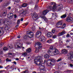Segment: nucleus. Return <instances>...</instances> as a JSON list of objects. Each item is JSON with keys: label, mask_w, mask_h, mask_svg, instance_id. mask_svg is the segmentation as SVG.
Here are the masks:
<instances>
[{"label": "nucleus", "mask_w": 73, "mask_h": 73, "mask_svg": "<svg viewBox=\"0 0 73 73\" xmlns=\"http://www.w3.org/2000/svg\"><path fill=\"white\" fill-rule=\"evenodd\" d=\"M43 58V55L42 54L41 56H38L36 58L35 60V64L38 65L39 68L40 69L44 70L45 68L44 66L42 65L43 61L42 60V59Z\"/></svg>", "instance_id": "f257e3e1"}, {"label": "nucleus", "mask_w": 73, "mask_h": 73, "mask_svg": "<svg viewBox=\"0 0 73 73\" xmlns=\"http://www.w3.org/2000/svg\"><path fill=\"white\" fill-rule=\"evenodd\" d=\"M62 60V58H60L58 59L56 61L55 59H52L50 60L51 62L49 63H48L47 64L48 66H50L51 65L54 64V63H55L56 61H57V62H59V61H61Z\"/></svg>", "instance_id": "f03ea898"}, {"label": "nucleus", "mask_w": 73, "mask_h": 73, "mask_svg": "<svg viewBox=\"0 0 73 73\" xmlns=\"http://www.w3.org/2000/svg\"><path fill=\"white\" fill-rule=\"evenodd\" d=\"M48 52L49 54L51 56H54V55H58L60 53V52L58 49H56V48L54 50V51H51L49 50H48Z\"/></svg>", "instance_id": "7ed1b4c3"}, {"label": "nucleus", "mask_w": 73, "mask_h": 73, "mask_svg": "<svg viewBox=\"0 0 73 73\" xmlns=\"http://www.w3.org/2000/svg\"><path fill=\"white\" fill-rule=\"evenodd\" d=\"M27 36L25 35L24 36V38L25 39H27L28 37L29 38H32L34 36V33H33L29 31L27 32Z\"/></svg>", "instance_id": "20e7f679"}, {"label": "nucleus", "mask_w": 73, "mask_h": 73, "mask_svg": "<svg viewBox=\"0 0 73 73\" xmlns=\"http://www.w3.org/2000/svg\"><path fill=\"white\" fill-rule=\"evenodd\" d=\"M41 45L42 44L40 43V42H38L36 43L34 45V46H35L36 48L35 51V53H36L38 52V51H39V49H40V48H41Z\"/></svg>", "instance_id": "39448f33"}, {"label": "nucleus", "mask_w": 73, "mask_h": 73, "mask_svg": "<svg viewBox=\"0 0 73 73\" xmlns=\"http://www.w3.org/2000/svg\"><path fill=\"white\" fill-rule=\"evenodd\" d=\"M19 13L20 15L23 16L24 15H25L27 13H29V10L25 9H23L19 11Z\"/></svg>", "instance_id": "423d86ee"}, {"label": "nucleus", "mask_w": 73, "mask_h": 73, "mask_svg": "<svg viewBox=\"0 0 73 73\" xmlns=\"http://www.w3.org/2000/svg\"><path fill=\"white\" fill-rule=\"evenodd\" d=\"M72 16V14L70 13L68 14L67 17L66 18V21L67 22H72L73 21V18L71 17Z\"/></svg>", "instance_id": "0eeeda50"}, {"label": "nucleus", "mask_w": 73, "mask_h": 73, "mask_svg": "<svg viewBox=\"0 0 73 73\" xmlns=\"http://www.w3.org/2000/svg\"><path fill=\"white\" fill-rule=\"evenodd\" d=\"M23 44L22 42L17 43L15 44V48H21L23 47Z\"/></svg>", "instance_id": "6e6552de"}, {"label": "nucleus", "mask_w": 73, "mask_h": 73, "mask_svg": "<svg viewBox=\"0 0 73 73\" xmlns=\"http://www.w3.org/2000/svg\"><path fill=\"white\" fill-rule=\"evenodd\" d=\"M3 23L6 26L9 25V22L8 21V19L7 18H4L3 19Z\"/></svg>", "instance_id": "1a4fd4ad"}, {"label": "nucleus", "mask_w": 73, "mask_h": 73, "mask_svg": "<svg viewBox=\"0 0 73 73\" xmlns=\"http://www.w3.org/2000/svg\"><path fill=\"white\" fill-rule=\"evenodd\" d=\"M68 58L69 60H70L71 61H73V54L71 53H69L68 54Z\"/></svg>", "instance_id": "9d476101"}, {"label": "nucleus", "mask_w": 73, "mask_h": 73, "mask_svg": "<svg viewBox=\"0 0 73 73\" xmlns=\"http://www.w3.org/2000/svg\"><path fill=\"white\" fill-rule=\"evenodd\" d=\"M33 19L34 20H36L37 17H38V15L36 13H33V15H32Z\"/></svg>", "instance_id": "9b49d317"}, {"label": "nucleus", "mask_w": 73, "mask_h": 73, "mask_svg": "<svg viewBox=\"0 0 73 73\" xmlns=\"http://www.w3.org/2000/svg\"><path fill=\"white\" fill-rule=\"evenodd\" d=\"M50 4L51 5H54L52 7V10L53 11H54V10L56 9V3L53 2H51Z\"/></svg>", "instance_id": "f8f14e48"}, {"label": "nucleus", "mask_w": 73, "mask_h": 73, "mask_svg": "<svg viewBox=\"0 0 73 73\" xmlns=\"http://www.w3.org/2000/svg\"><path fill=\"white\" fill-rule=\"evenodd\" d=\"M41 35V32L40 31H38L35 34V36L37 37H40V36Z\"/></svg>", "instance_id": "ddd939ff"}, {"label": "nucleus", "mask_w": 73, "mask_h": 73, "mask_svg": "<svg viewBox=\"0 0 73 73\" xmlns=\"http://www.w3.org/2000/svg\"><path fill=\"white\" fill-rule=\"evenodd\" d=\"M8 19H12L13 17V14L12 13H9L7 15Z\"/></svg>", "instance_id": "4468645a"}, {"label": "nucleus", "mask_w": 73, "mask_h": 73, "mask_svg": "<svg viewBox=\"0 0 73 73\" xmlns=\"http://www.w3.org/2000/svg\"><path fill=\"white\" fill-rule=\"evenodd\" d=\"M49 11L48 10H44L42 12V13L43 15H46L48 12H49Z\"/></svg>", "instance_id": "2eb2a0df"}, {"label": "nucleus", "mask_w": 73, "mask_h": 73, "mask_svg": "<svg viewBox=\"0 0 73 73\" xmlns=\"http://www.w3.org/2000/svg\"><path fill=\"white\" fill-rule=\"evenodd\" d=\"M62 52L63 54H67V53H68V50L66 49L62 50Z\"/></svg>", "instance_id": "dca6fc26"}, {"label": "nucleus", "mask_w": 73, "mask_h": 73, "mask_svg": "<svg viewBox=\"0 0 73 73\" xmlns=\"http://www.w3.org/2000/svg\"><path fill=\"white\" fill-rule=\"evenodd\" d=\"M58 8H57L58 10L59 11L60 10H61L62 9V5L61 4H60L58 5Z\"/></svg>", "instance_id": "f3484780"}, {"label": "nucleus", "mask_w": 73, "mask_h": 73, "mask_svg": "<svg viewBox=\"0 0 73 73\" xmlns=\"http://www.w3.org/2000/svg\"><path fill=\"white\" fill-rule=\"evenodd\" d=\"M56 48L55 46H51L50 47V49L52 50H54Z\"/></svg>", "instance_id": "a211bd4d"}, {"label": "nucleus", "mask_w": 73, "mask_h": 73, "mask_svg": "<svg viewBox=\"0 0 73 73\" xmlns=\"http://www.w3.org/2000/svg\"><path fill=\"white\" fill-rule=\"evenodd\" d=\"M66 33L65 31H63L62 32L59 33L58 35L59 36H62L63 35H64V34H65Z\"/></svg>", "instance_id": "6ab92c4d"}, {"label": "nucleus", "mask_w": 73, "mask_h": 73, "mask_svg": "<svg viewBox=\"0 0 73 73\" xmlns=\"http://www.w3.org/2000/svg\"><path fill=\"white\" fill-rule=\"evenodd\" d=\"M1 29H2L3 28H4L5 30H6V31H8V26H5V25L3 26L2 27H1Z\"/></svg>", "instance_id": "aec40b11"}, {"label": "nucleus", "mask_w": 73, "mask_h": 73, "mask_svg": "<svg viewBox=\"0 0 73 73\" xmlns=\"http://www.w3.org/2000/svg\"><path fill=\"white\" fill-rule=\"evenodd\" d=\"M62 24V22L61 21H59L57 23V26H58L59 25V27H61V26Z\"/></svg>", "instance_id": "412c9836"}, {"label": "nucleus", "mask_w": 73, "mask_h": 73, "mask_svg": "<svg viewBox=\"0 0 73 73\" xmlns=\"http://www.w3.org/2000/svg\"><path fill=\"white\" fill-rule=\"evenodd\" d=\"M54 13H52V14L53 15L52 16V18H53L52 19L53 20H54V19H56V17H57V15H54Z\"/></svg>", "instance_id": "4be33fe9"}, {"label": "nucleus", "mask_w": 73, "mask_h": 73, "mask_svg": "<svg viewBox=\"0 0 73 73\" xmlns=\"http://www.w3.org/2000/svg\"><path fill=\"white\" fill-rule=\"evenodd\" d=\"M32 51V49L30 48H29L26 49V52L27 53H30Z\"/></svg>", "instance_id": "5701e85b"}, {"label": "nucleus", "mask_w": 73, "mask_h": 73, "mask_svg": "<svg viewBox=\"0 0 73 73\" xmlns=\"http://www.w3.org/2000/svg\"><path fill=\"white\" fill-rule=\"evenodd\" d=\"M53 35L51 33H47V36L48 37H51Z\"/></svg>", "instance_id": "b1692460"}, {"label": "nucleus", "mask_w": 73, "mask_h": 73, "mask_svg": "<svg viewBox=\"0 0 73 73\" xmlns=\"http://www.w3.org/2000/svg\"><path fill=\"white\" fill-rule=\"evenodd\" d=\"M4 33V30L1 29L0 30V36H1L3 35Z\"/></svg>", "instance_id": "393cba45"}, {"label": "nucleus", "mask_w": 73, "mask_h": 73, "mask_svg": "<svg viewBox=\"0 0 73 73\" xmlns=\"http://www.w3.org/2000/svg\"><path fill=\"white\" fill-rule=\"evenodd\" d=\"M49 55L48 54H46L44 56V57L45 58H49Z\"/></svg>", "instance_id": "a878e982"}, {"label": "nucleus", "mask_w": 73, "mask_h": 73, "mask_svg": "<svg viewBox=\"0 0 73 73\" xmlns=\"http://www.w3.org/2000/svg\"><path fill=\"white\" fill-rule=\"evenodd\" d=\"M66 15L65 14L61 16L60 17L61 19H65V18H66Z\"/></svg>", "instance_id": "bb28decb"}, {"label": "nucleus", "mask_w": 73, "mask_h": 73, "mask_svg": "<svg viewBox=\"0 0 73 73\" xmlns=\"http://www.w3.org/2000/svg\"><path fill=\"white\" fill-rule=\"evenodd\" d=\"M35 24H33V27L32 28V30L33 31H35V30H36V29L35 28Z\"/></svg>", "instance_id": "cd10ccee"}, {"label": "nucleus", "mask_w": 73, "mask_h": 73, "mask_svg": "<svg viewBox=\"0 0 73 73\" xmlns=\"http://www.w3.org/2000/svg\"><path fill=\"white\" fill-rule=\"evenodd\" d=\"M27 54H28L27 53L25 52L22 54V56H23V57H25L27 55Z\"/></svg>", "instance_id": "c85d7f7f"}, {"label": "nucleus", "mask_w": 73, "mask_h": 73, "mask_svg": "<svg viewBox=\"0 0 73 73\" xmlns=\"http://www.w3.org/2000/svg\"><path fill=\"white\" fill-rule=\"evenodd\" d=\"M28 4L27 3H24L22 5V7H26L27 6Z\"/></svg>", "instance_id": "c756f323"}, {"label": "nucleus", "mask_w": 73, "mask_h": 73, "mask_svg": "<svg viewBox=\"0 0 73 73\" xmlns=\"http://www.w3.org/2000/svg\"><path fill=\"white\" fill-rule=\"evenodd\" d=\"M52 32L53 33H55L57 32V31L56 30H54V29H53L52 30Z\"/></svg>", "instance_id": "7c9ffc66"}, {"label": "nucleus", "mask_w": 73, "mask_h": 73, "mask_svg": "<svg viewBox=\"0 0 73 73\" xmlns=\"http://www.w3.org/2000/svg\"><path fill=\"white\" fill-rule=\"evenodd\" d=\"M40 17L41 18H42V19H43L44 20V21H46V17H45V16H41Z\"/></svg>", "instance_id": "2f4dec72"}, {"label": "nucleus", "mask_w": 73, "mask_h": 73, "mask_svg": "<svg viewBox=\"0 0 73 73\" xmlns=\"http://www.w3.org/2000/svg\"><path fill=\"white\" fill-rule=\"evenodd\" d=\"M7 15V13H6L5 12H3L2 13V15L3 16H5L6 15Z\"/></svg>", "instance_id": "473e14b6"}, {"label": "nucleus", "mask_w": 73, "mask_h": 73, "mask_svg": "<svg viewBox=\"0 0 73 73\" xmlns=\"http://www.w3.org/2000/svg\"><path fill=\"white\" fill-rule=\"evenodd\" d=\"M53 40L52 39H51L50 40H47V42H48V43H51V42H52V41H53Z\"/></svg>", "instance_id": "72a5a7b5"}, {"label": "nucleus", "mask_w": 73, "mask_h": 73, "mask_svg": "<svg viewBox=\"0 0 73 73\" xmlns=\"http://www.w3.org/2000/svg\"><path fill=\"white\" fill-rule=\"evenodd\" d=\"M6 61L7 62H11L12 60L11 59H9V58H7L6 60Z\"/></svg>", "instance_id": "f704fd0d"}, {"label": "nucleus", "mask_w": 73, "mask_h": 73, "mask_svg": "<svg viewBox=\"0 0 73 73\" xmlns=\"http://www.w3.org/2000/svg\"><path fill=\"white\" fill-rule=\"evenodd\" d=\"M40 41L42 42H45V41H46V40H45V39H42V40H40Z\"/></svg>", "instance_id": "c9c22d12"}, {"label": "nucleus", "mask_w": 73, "mask_h": 73, "mask_svg": "<svg viewBox=\"0 0 73 73\" xmlns=\"http://www.w3.org/2000/svg\"><path fill=\"white\" fill-rule=\"evenodd\" d=\"M57 37V35H54L52 36V38H56Z\"/></svg>", "instance_id": "e433bc0d"}, {"label": "nucleus", "mask_w": 73, "mask_h": 73, "mask_svg": "<svg viewBox=\"0 0 73 73\" xmlns=\"http://www.w3.org/2000/svg\"><path fill=\"white\" fill-rule=\"evenodd\" d=\"M8 48H7V47H4L3 48V50H5V51H6V50H8Z\"/></svg>", "instance_id": "4c0bfd02"}, {"label": "nucleus", "mask_w": 73, "mask_h": 73, "mask_svg": "<svg viewBox=\"0 0 73 73\" xmlns=\"http://www.w3.org/2000/svg\"><path fill=\"white\" fill-rule=\"evenodd\" d=\"M41 40H42V39H45V37L43 36H41L40 37Z\"/></svg>", "instance_id": "58836bf2"}, {"label": "nucleus", "mask_w": 73, "mask_h": 73, "mask_svg": "<svg viewBox=\"0 0 73 73\" xmlns=\"http://www.w3.org/2000/svg\"><path fill=\"white\" fill-rule=\"evenodd\" d=\"M3 45H4V43H0V48H1Z\"/></svg>", "instance_id": "ea45409f"}, {"label": "nucleus", "mask_w": 73, "mask_h": 73, "mask_svg": "<svg viewBox=\"0 0 73 73\" xmlns=\"http://www.w3.org/2000/svg\"><path fill=\"white\" fill-rule=\"evenodd\" d=\"M20 20H18L17 22V24H20Z\"/></svg>", "instance_id": "a19ab883"}, {"label": "nucleus", "mask_w": 73, "mask_h": 73, "mask_svg": "<svg viewBox=\"0 0 73 73\" xmlns=\"http://www.w3.org/2000/svg\"><path fill=\"white\" fill-rule=\"evenodd\" d=\"M9 47L11 49V48H13V45H10V46H9Z\"/></svg>", "instance_id": "79ce46f5"}, {"label": "nucleus", "mask_w": 73, "mask_h": 73, "mask_svg": "<svg viewBox=\"0 0 73 73\" xmlns=\"http://www.w3.org/2000/svg\"><path fill=\"white\" fill-rule=\"evenodd\" d=\"M65 24H64L63 25V26L62 27V29H64V28H65Z\"/></svg>", "instance_id": "37998d69"}, {"label": "nucleus", "mask_w": 73, "mask_h": 73, "mask_svg": "<svg viewBox=\"0 0 73 73\" xmlns=\"http://www.w3.org/2000/svg\"><path fill=\"white\" fill-rule=\"evenodd\" d=\"M52 8V9H53V7L51 6H50L49 7L48 9H51Z\"/></svg>", "instance_id": "c03bdc74"}, {"label": "nucleus", "mask_w": 73, "mask_h": 73, "mask_svg": "<svg viewBox=\"0 0 73 73\" xmlns=\"http://www.w3.org/2000/svg\"><path fill=\"white\" fill-rule=\"evenodd\" d=\"M67 48H69V49H70V48H72V47L70 46H67Z\"/></svg>", "instance_id": "a18cd8bd"}, {"label": "nucleus", "mask_w": 73, "mask_h": 73, "mask_svg": "<svg viewBox=\"0 0 73 73\" xmlns=\"http://www.w3.org/2000/svg\"><path fill=\"white\" fill-rule=\"evenodd\" d=\"M70 39L67 40H66V42H70Z\"/></svg>", "instance_id": "49530a36"}, {"label": "nucleus", "mask_w": 73, "mask_h": 73, "mask_svg": "<svg viewBox=\"0 0 73 73\" xmlns=\"http://www.w3.org/2000/svg\"><path fill=\"white\" fill-rule=\"evenodd\" d=\"M18 27H19V25L18 24L16 25V28L17 29L18 28Z\"/></svg>", "instance_id": "de8ad7c7"}, {"label": "nucleus", "mask_w": 73, "mask_h": 73, "mask_svg": "<svg viewBox=\"0 0 73 73\" xmlns=\"http://www.w3.org/2000/svg\"><path fill=\"white\" fill-rule=\"evenodd\" d=\"M14 1H15L16 3H18L19 0H14Z\"/></svg>", "instance_id": "09e8293b"}, {"label": "nucleus", "mask_w": 73, "mask_h": 73, "mask_svg": "<svg viewBox=\"0 0 73 73\" xmlns=\"http://www.w3.org/2000/svg\"><path fill=\"white\" fill-rule=\"evenodd\" d=\"M69 34H68L66 36V37H67V38L69 37Z\"/></svg>", "instance_id": "8fccbe9b"}, {"label": "nucleus", "mask_w": 73, "mask_h": 73, "mask_svg": "<svg viewBox=\"0 0 73 73\" xmlns=\"http://www.w3.org/2000/svg\"><path fill=\"white\" fill-rule=\"evenodd\" d=\"M3 54V51L1 50H0V54Z\"/></svg>", "instance_id": "3c124183"}, {"label": "nucleus", "mask_w": 73, "mask_h": 73, "mask_svg": "<svg viewBox=\"0 0 73 73\" xmlns=\"http://www.w3.org/2000/svg\"><path fill=\"white\" fill-rule=\"evenodd\" d=\"M39 29H40V31H43V29L42 28H41L40 27H39Z\"/></svg>", "instance_id": "603ef678"}, {"label": "nucleus", "mask_w": 73, "mask_h": 73, "mask_svg": "<svg viewBox=\"0 0 73 73\" xmlns=\"http://www.w3.org/2000/svg\"><path fill=\"white\" fill-rule=\"evenodd\" d=\"M8 55H12V53H8Z\"/></svg>", "instance_id": "864d4df0"}, {"label": "nucleus", "mask_w": 73, "mask_h": 73, "mask_svg": "<svg viewBox=\"0 0 73 73\" xmlns=\"http://www.w3.org/2000/svg\"><path fill=\"white\" fill-rule=\"evenodd\" d=\"M3 6L4 7H6V6H7V4H5L4 5H3Z\"/></svg>", "instance_id": "5fc2aeb1"}, {"label": "nucleus", "mask_w": 73, "mask_h": 73, "mask_svg": "<svg viewBox=\"0 0 73 73\" xmlns=\"http://www.w3.org/2000/svg\"><path fill=\"white\" fill-rule=\"evenodd\" d=\"M23 20H24V19H23V18H21V21H23Z\"/></svg>", "instance_id": "6e6d98bb"}, {"label": "nucleus", "mask_w": 73, "mask_h": 73, "mask_svg": "<svg viewBox=\"0 0 73 73\" xmlns=\"http://www.w3.org/2000/svg\"><path fill=\"white\" fill-rule=\"evenodd\" d=\"M17 38H20L21 37V36H20V35H18L17 36Z\"/></svg>", "instance_id": "4d7b16f0"}, {"label": "nucleus", "mask_w": 73, "mask_h": 73, "mask_svg": "<svg viewBox=\"0 0 73 73\" xmlns=\"http://www.w3.org/2000/svg\"><path fill=\"white\" fill-rule=\"evenodd\" d=\"M70 66L71 67H73V64H70Z\"/></svg>", "instance_id": "13d9d810"}, {"label": "nucleus", "mask_w": 73, "mask_h": 73, "mask_svg": "<svg viewBox=\"0 0 73 73\" xmlns=\"http://www.w3.org/2000/svg\"><path fill=\"white\" fill-rule=\"evenodd\" d=\"M14 18H15V19H16V18H17V16H16V15H14Z\"/></svg>", "instance_id": "bf43d9fd"}, {"label": "nucleus", "mask_w": 73, "mask_h": 73, "mask_svg": "<svg viewBox=\"0 0 73 73\" xmlns=\"http://www.w3.org/2000/svg\"><path fill=\"white\" fill-rule=\"evenodd\" d=\"M7 9L9 10L11 9V7H9L7 8Z\"/></svg>", "instance_id": "052dcab7"}, {"label": "nucleus", "mask_w": 73, "mask_h": 73, "mask_svg": "<svg viewBox=\"0 0 73 73\" xmlns=\"http://www.w3.org/2000/svg\"><path fill=\"white\" fill-rule=\"evenodd\" d=\"M29 23L27 22V23H25V25L26 26H27V25H28V24Z\"/></svg>", "instance_id": "680f3d73"}, {"label": "nucleus", "mask_w": 73, "mask_h": 73, "mask_svg": "<svg viewBox=\"0 0 73 73\" xmlns=\"http://www.w3.org/2000/svg\"><path fill=\"white\" fill-rule=\"evenodd\" d=\"M13 63H14V64H15V65H16V64H17V63H16V62L15 61V62H13Z\"/></svg>", "instance_id": "e2e57ef3"}, {"label": "nucleus", "mask_w": 73, "mask_h": 73, "mask_svg": "<svg viewBox=\"0 0 73 73\" xmlns=\"http://www.w3.org/2000/svg\"><path fill=\"white\" fill-rule=\"evenodd\" d=\"M37 8V5H35V8Z\"/></svg>", "instance_id": "0e129e2a"}, {"label": "nucleus", "mask_w": 73, "mask_h": 73, "mask_svg": "<svg viewBox=\"0 0 73 73\" xmlns=\"http://www.w3.org/2000/svg\"><path fill=\"white\" fill-rule=\"evenodd\" d=\"M25 72V73H28V71H24Z\"/></svg>", "instance_id": "69168bd1"}, {"label": "nucleus", "mask_w": 73, "mask_h": 73, "mask_svg": "<svg viewBox=\"0 0 73 73\" xmlns=\"http://www.w3.org/2000/svg\"><path fill=\"white\" fill-rule=\"evenodd\" d=\"M0 68L1 69V68H3V66H0Z\"/></svg>", "instance_id": "338daca9"}, {"label": "nucleus", "mask_w": 73, "mask_h": 73, "mask_svg": "<svg viewBox=\"0 0 73 73\" xmlns=\"http://www.w3.org/2000/svg\"><path fill=\"white\" fill-rule=\"evenodd\" d=\"M30 4H32V2L31 1L30 2Z\"/></svg>", "instance_id": "774afa93"}]
</instances>
